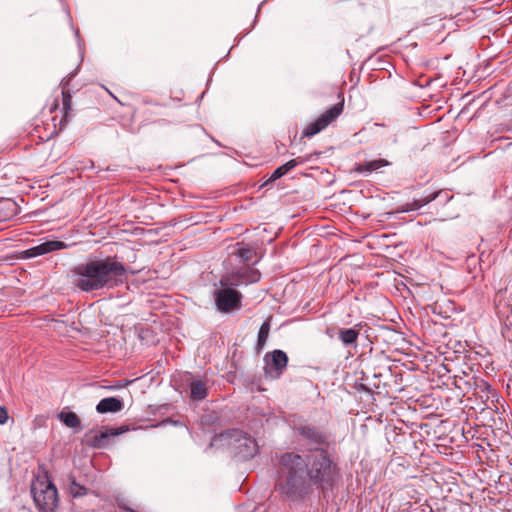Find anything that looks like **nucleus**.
I'll return each instance as SVG.
<instances>
[{
    "label": "nucleus",
    "instance_id": "nucleus-9",
    "mask_svg": "<svg viewBox=\"0 0 512 512\" xmlns=\"http://www.w3.org/2000/svg\"><path fill=\"white\" fill-rule=\"evenodd\" d=\"M288 363L287 354L279 349L266 354L265 373L273 379H278L286 369Z\"/></svg>",
    "mask_w": 512,
    "mask_h": 512
},
{
    "label": "nucleus",
    "instance_id": "nucleus-8",
    "mask_svg": "<svg viewBox=\"0 0 512 512\" xmlns=\"http://www.w3.org/2000/svg\"><path fill=\"white\" fill-rule=\"evenodd\" d=\"M343 108L344 103L342 101L325 111L314 122L307 126L304 131V136L310 137L322 131L342 113Z\"/></svg>",
    "mask_w": 512,
    "mask_h": 512
},
{
    "label": "nucleus",
    "instance_id": "nucleus-15",
    "mask_svg": "<svg viewBox=\"0 0 512 512\" xmlns=\"http://www.w3.org/2000/svg\"><path fill=\"white\" fill-rule=\"evenodd\" d=\"M389 162L385 159H376L372 161H368L365 164L358 165L355 168V171L362 174H370L372 171H376L382 167L388 166Z\"/></svg>",
    "mask_w": 512,
    "mask_h": 512
},
{
    "label": "nucleus",
    "instance_id": "nucleus-12",
    "mask_svg": "<svg viewBox=\"0 0 512 512\" xmlns=\"http://www.w3.org/2000/svg\"><path fill=\"white\" fill-rule=\"evenodd\" d=\"M124 403L121 399L116 397H107L99 401L96 410L100 414L116 413L123 409Z\"/></svg>",
    "mask_w": 512,
    "mask_h": 512
},
{
    "label": "nucleus",
    "instance_id": "nucleus-5",
    "mask_svg": "<svg viewBox=\"0 0 512 512\" xmlns=\"http://www.w3.org/2000/svg\"><path fill=\"white\" fill-rule=\"evenodd\" d=\"M299 437L300 444L305 447L309 453L327 451L330 446L328 435L311 424H303L295 428Z\"/></svg>",
    "mask_w": 512,
    "mask_h": 512
},
{
    "label": "nucleus",
    "instance_id": "nucleus-16",
    "mask_svg": "<svg viewBox=\"0 0 512 512\" xmlns=\"http://www.w3.org/2000/svg\"><path fill=\"white\" fill-rule=\"evenodd\" d=\"M299 163H302V161H298L297 159H292L288 161L287 163L279 166L276 168L273 173L271 174L269 178V182H273L282 176L286 175L288 172H290L293 168H295Z\"/></svg>",
    "mask_w": 512,
    "mask_h": 512
},
{
    "label": "nucleus",
    "instance_id": "nucleus-17",
    "mask_svg": "<svg viewBox=\"0 0 512 512\" xmlns=\"http://www.w3.org/2000/svg\"><path fill=\"white\" fill-rule=\"evenodd\" d=\"M190 396L194 400H203L207 396V387L205 384L197 379L193 380L190 384Z\"/></svg>",
    "mask_w": 512,
    "mask_h": 512
},
{
    "label": "nucleus",
    "instance_id": "nucleus-21",
    "mask_svg": "<svg viewBox=\"0 0 512 512\" xmlns=\"http://www.w3.org/2000/svg\"><path fill=\"white\" fill-rule=\"evenodd\" d=\"M269 332H270V322L267 320L261 325L259 332H258V338H257V350L258 351H261L263 349V347L265 346Z\"/></svg>",
    "mask_w": 512,
    "mask_h": 512
},
{
    "label": "nucleus",
    "instance_id": "nucleus-20",
    "mask_svg": "<svg viewBox=\"0 0 512 512\" xmlns=\"http://www.w3.org/2000/svg\"><path fill=\"white\" fill-rule=\"evenodd\" d=\"M69 481V493L73 497H81L87 494V488L76 482L75 477L73 475H68Z\"/></svg>",
    "mask_w": 512,
    "mask_h": 512
},
{
    "label": "nucleus",
    "instance_id": "nucleus-25",
    "mask_svg": "<svg viewBox=\"0 0 512 512\" xmlns=\"http://www.w3.org/2000/svg\"><path fill=\"white\" fill-rule=\"evenodd\" d=\"M119 507L122 508V509H125L128 512H134L132 509L126 508L125 506L119 505Z\"/></svg>",
    "mask_w": 512,
    "mask_h": 512
},
{
    "label": "nucleus",
    "instance_id": "nucleus-26",
    "mask_svg": "<svg viewBox=\"0 0 512 512\" xmlns=\"http://www.w3.org/2000/svg\"><path fill=\"white\" fill-rule=\"evenodd\" d=\"M375 126L384 127L385 125L384 124H380V123H375Z\"/></svg>",
    "mask_w": 512,
    "mask_h": 512
},
{
    "label": "nucleus",
    "instance_id": "nucleus-11",
    "mask_svg": "<svg viewBox=\"0 0 512 512\" xmlns=\"http://www.w3.org/2000/svg\"><path fill=\"white\" fill-rule=\"evenodd\" d=\"M66 247H67V245L62 241L49 240V241L43 242L37 246L30 248L28 250V253L30 256L35 257V256L44 255V254H47V253H50L53 251L65 249Z\"/></svg>",
    "mask_w": 512,
    "mask_h": 512
},
{
    "label": "nucleus",
    "instance_id": "nucleus-19",
    "mask_svg": "<svg viewBox=\"0 0 512 512\" xmlns=\"http://www.w3.org/2000/svg\"><path fill=\"white\" fill-rule=\"evenodd\" d=\"M58 419L69 428H79L80 427V419L76 413L71 411H61L58 414Z\"/></svg>",
    "mask_w": 512,
    "mask_h": 512
},
{
    "label": "nucleus",
    "instance_id": "nucleus-18",
    "mask_svg": "<svg viewBox=\"0 0 512 512\" xmlns=\"http://www.w3.org/2000/svg\"><path fill=\"white\" fill-rule=\"evenodd\" d=\"M436 197H437V194L433 193V194H430L421 199H415L410 203H406L403 206V208L401 209V211L402 212H410V211L418 210L421 207H423L424 205H426V204L430 203L431 201H433L434 199H436Z\"/></svg>",
    "mask_w": 512,
    "mask_h": 512
},
{
    "label": "nucleus",
    "instance_id": "nucleus-6",
    "mask_svg": "<svg viewBox=\"0 0 512 512\" xmlns=\"http://www.w3.org/2000/svg\"><path fill=\"white\" fill-rule=\"evenodd\" d=\"M242 295L230 286H221L214 291V301L217 309L223 313H229L241 307Z\"/></svg>",
    "mask_w": 512,
    "mask_h": 512
},
{
    "label": "nucleus",
    "instance_id": "nucleus-4",
    "mask_svg": "<svg viewBox=\"0 0 512 512\" xmlns=\"http://www.w3.org/2000/svg\"><path fill=\"white\" fill-rule=\"evenodd\" d=\"M31 493L35 505L42 512H54L58 506V491L52 481L46 476H38L31 485Z\"/></svg>",
    "mask_w": 512,
    "mask_h": 512
},
{
    "label": "nucleus",
    "instance_id": "nucleus-13",
    "mask_svg": "<svg viewBox=\"0 0 512 512\" xmlns=\"http://www.w3.org/2000/svg\"><path fill=\"white\" fill-rule=\"evenodd\" d=\"M72 78V75L68 78H64L62 81H61V86H62V106H63V111H64V116H63V119L61 120L62 121H65L67 122L68 121V117H69V114L72 110V101H71V94L68 90V85H69V81L71 80Z\"/></svg>",
    "mask_w": 512,
    "mask_h": 512
},
{
    "label": "nucleus",
    "instance_id": "nucleus-10",
    "mask_svg": "<svg viewBox=\"0 0 512 512\" xmlns=\"http://www.w3.org/2000/svg\"><path fill=\"white\" fill-rule=\"evenodd\" d=\"M127 431V428L122 426L118 428H106L103 431H100L98 434L92 436L88 443L93 448H103L108 445L111 437L120 435Z\"/></svg>",
    "mask_w": 512,
    "mask_h": 512
},
{
    "label": "nucleus",
    "instance_id": "nucleus-7",
    "mask_svg": "<svg viewBox=\"0 0 512 512\" xmlns=\"http://www.w3.org/2000/svg\"><path fill=\"white\" fill-rule=\"evenodd\" d=\"M261 273L259 270L251 267H243L238 269L236 272H232L227 277H223L220 280L221 286H239L242 284H252L260 280Z\"/></svg>",
    "mask_w": 512,
    "mask_h": 512
},
{
    "label": "nucleus",
    "instance_id": "nucleus-14",
    "mask_svg": "<svg viewBox=\"0 0 512 512\" xmlns=\"http://www.w3.org/2000/svg\"><path fill=\"white\" fill-rule=\"evenodd\" d=\"M359 334V330L355 328H341L338 331V338L346 346L356 345Z\"/></svg>",
    "mask_w": 512,
    "mask_h": 512
},
{
    "label": "nucleus",
    "instance_id": "nucleus-2",
    "mask_svg": "<svg viewBox=\"0 0 512 512\" xmlns=\"http://www.w3.org/2000/svg\"><path fill=\"white\" fill-rule=\"evenodd\" d=\"M72 274L75 286L83 292L111 289L127 279L124 264L112 257L81 263L73 268Z\"/></svg>",
    "mask_w": 512,
    "mask_h": 512
},
{
    "label": "nucleus",
    "instance_id": "nucleus-24",
    "mask_svg": "<svg viewBox=\"0 0 512 512\" xmlns=\"http://www.w3.org/2000/svg\"><path fill=\"white\" fill-rule=\"evenodd\" d=\"M8 411L5 407L0 406V425H4L8 420Z\"/></svg>",
    "mask_w": 512,
    "mask_h": 512
},
{
    "label": "nucleus",
    "instance_id": "nucleus-3",
    "mask_svg": "<svg viewBox=\"0 0 512 512\" xmlns=\"http://www.w3.org/2000/svg\"><path fill=\"white\" fill-rule=\"evenodd\" d=\"M217 442L226 444L231 452L243 460L253 458L258 452V445L254 438L241 430L233 429L215 436L211 445Z\"/></svg>",
    "mask_w": 512,
    "mask_h": 512
},
{
    "label": "nucleus",
    "instance_id": "nucleus-1",
    "mask_svg": "<svg viewBox=\"0 0 512 512\" xmlns=\"http://www.w3.org/2000/svg\"><path fill=\"white\" fill-rule=\"evenodd\" d=\"M339 477V467L328 451L308 453L305 457L288 452L280 458L277 489L288 498L296 499L315 485L323 491L332 489Z\"/></svg>",
    "mask_w": 512,
    "mask_h": 512
},
{
    "label": "nucleus",
    "instance_id": "nucleus-22",
    "mask_svg": "<svg viewBox=\"0 0 512 512\" xmlns=\"http://www.w3.org/2000/svg\"><path fill=\"white\" fill-rule=\"evenodd\" d=\"M233 254L238 256L242 262L248 263L256 255V252L250 247L242 246L238 248L236 252H233Z\"/></svg>",
    "mask_w": 512,
    "mask_h": 512
},
{
    "label": "nucleus",
    "instance_id": "nucleus-23",
    "mask_svg": "<svg viewBox=\"0 0 512 512\" xmlns=\"http://www.w3.org/2000/svg\"><path fill=\"white\" fill-rule=\"evenodd\" d=\"M478 387L481 389L482 392H486V399H488L489 394L492 392L491 385L488 382L482 380Z\"/></svg>",
    "mask_w": 512,
    "mask_h": 512
}]
</instances>
